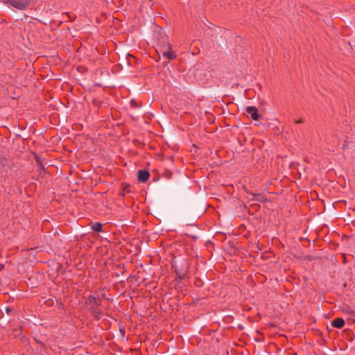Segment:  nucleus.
I'll return each mask as SVG.
<instances>
[{
    "label": "nucleus",
    "instance_id": "obj_8",
    "mask_svg": "<svg viewBox=\"0 0 355 355\" xmlns=\"http://www.w3.org/2000/svg\"><path fill=\"white\" fill-rule=\"evenodd\" d=\"M89 304H91L92 306L98 307L101 305V301L95 296L90 295L89 297Z\"/></svg>",
    "mask_w": 355,
    "mask_h": 355
},
{
    "label": "nucleus",
    "instance_id": "obj_13",
    "mask_svg": "<svg viewBox=\"0 0 355 355\" xmlns=\"http://www.w3.org/2000/svg\"><path fill=\"white\" fill-rule=\"evenodd\" d=\"M6 310L7 313L10 311V309L9 307H6Z\"/></svg>",
    "mask_w": 355,
    "mask_h": 355
},
{
    "label": "nucleus",
    "instance_id": "obj_14",
    "mask_svg": "<svg viewBox=\"0 0 355 355\" xmlns=\"http://www.w3.org/2000/svg\"><path fill=\"white\" fill-rule=\"evenodd\" d=\"M350 313H351L352 315H353L354 314V311H351Z\"/></svg>",
    "mask_w": 355,
    "mask_h": 355
},
{
    "label": "nucleus",
    "instance_id": "obj_5",
    "mask_svg": "<svg viewBox=\"0 0 355 355\" xmlns=\"http://www.w3.org/2000/svg\"><path fill=\"white\" fill-rule=\"evenodd\" d=\"M162 55L168 60H173L176 58L175 53L173 51L169 46L167 51H162Z\"/></svg>",
    "mask_w": 355,
    "mask_h": 355
},
{
    "label": "nucleus",
    "instance_id": "obj_9",
    "mask_svg": "<svg viewBox=\"0 0 355 355\" xmlns=\"http://www.w3.org/2000/svg\"><path fill=\"white\" fill-rule=\"evenodd\" d=\"M91 228L94 232H101L102 230V224L100 223H94L92 224Z\"/></svg>",
    "mask_w": 355,
    "mask_h": 355
},
{
    "label": "nucleus",
    "instance_id": "obj_6",
    "mask_svg": "<svg viewBox=\"0 0 355 355\" xmlns=\"http://www.w3.org/2000/svg\"><path fill=\"white\" fill-rule=\"evenodd\" d=\"M91 312H92V315L96 319L98 320V319L101 318L103 316V312L100 309H98V307L91 306Z\"/></svg>",
    "mask_w": 355,
    "mask_h": 355
},
{
    "label": "nucleus",
    "instance_id": "obj_12",
    "mask_svg": "<svg viewBox=\"0 0 355 355\" xmlns=\"http://www.w3.org/2000/svg\"><path fill=\"white\" fill-rule=\"evenodd\" d=\"M124 190L127 191V192H129V186H126V187L124 188Z\"/></svg>",
    "mask_w": 355,
    "mask_h": 355
},
{
    "label": "nucleus",
    "instance_id": "obj_7",
    "mask_svg": "<svg viewBox=\"0 0 355 355\" xmlns=\"http://www.w3.org/2000/svg\"><path fill=\"white\" fill-rule=\"evenodd\" d=\"M344 325H345V321L341 318H336L332 322V326L336 328H338V329H340V328L343 327Z\"/></svg>",
    "mask_w": 355,
    "mask_h": 355
},
{
    "label": "nucleus",
    "instance_id": "obj_10",
    "mask_svg": "<svg viewBox=\"0 0 355 355\" xmlns=\"http://www.w3.org/2000/svg\"><path fill=\"white\" fill-rule=\"evenodd\" d=\"M254 198H252L253 200L259 201V202H265L266 198L261 194H253Z\"/></svg>",
    "mask_w": 355,
    "mask_h": 355
},
{
    "label": "nucleus",
    "instance_id": "obj_11",
    "mask_svg": "<svg viewBox=\"0 0 355 355\" xmlns=\"http://www.w3.org/2000/svg\"><path fill=\"white\" fill-rule=\"evenodd\" d=\"M303 122V121L302 119H299V120H295V123H302Z\"/></svg>",
    "mask_w": 355,
    "mask_h": 355
},
{
    "label": "nucleus",
    "instance_id": "obj_4",
    "mask_svg": "<svg viewBox=\"0 0 355 355\" xmlns=\"http://www.w3.org/2000/svg\"><path fill=\"white\" fill-rule=\"evenodd\" d=\"M150 177V173L148 171L140 170L138 171L137 178L141 182H146Z\"/></svg>",
    "mask_w": 355,
    "mask_h": 355
},
{
    "label": "nucleus",
    "instance_id": "obj_15",
    "mask_svg": "<svg viewBox=\"0 0 355 355\" xmlns=\"http://www.w3.org/2000/svg\"><path fill=\"white\" fill-rule=\"evenodd\" d=\"M16 331H17V334H19L20 330H17Z\"/></svg>",
    "mask_w": 355,
    "mask_h": 355
},
{
    "label": "nucleus",
    "instance_id": "obj_3",
    "mask_svg": "<svg viewBox=\"0 0 355 355\" xmlns=\"http://www.w3.org/2000/svg\"><path fill=\"white\" fill-rule=\"evenodd\" d=\"M246 112L248 114H249L251 116V118L253 120H258L259 119V115L258 114V110L254 106H249L246 108Z\"/></svg>",
    "mask_w": 355,
    "mask_h": 355
},
{
    "label": "nucleus",
    "instance_id": "obj_2",
    "mask_svg": "<svg viewBox=\"0 0 355 355\" xmlns=\"http://www.w3.org/2000/svg\"><path fill=\"white\" fill-rule=\"evenodd\" d=\"M174 267L177 275L179 276V278H184V275L188 269L187 262L184 259H182V268H179L176 264L174 266Z\"/></svg>",
    "mask_w": 355,
    "mask_h": 355
},
{
    "label": "nucleus",
    "instance_id": "obj_1",
    "mask_svg": "<svg viewBox=\"0 0 355 355\" xmlns=\"http://www.w3.org/2000/svg\"><path fill=\"white\" fill-rule=\"evenodd\" d=\"M6 3L17 10H21L28 6L29 2L28 0H7Z\"/></svg>",
    "mask_w": 355,
    "mask_h": 355
}]
</instances>
